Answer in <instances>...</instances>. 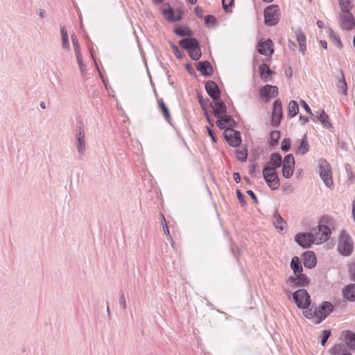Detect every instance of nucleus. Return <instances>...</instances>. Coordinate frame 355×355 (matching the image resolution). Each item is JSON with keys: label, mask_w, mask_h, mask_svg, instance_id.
Instances as JSON below:
<instances>
[{"label": "nucleus", "mask_w": 355, "mask_h": 355, "mask_svg": "<svg viewBox=\"0 0 355 355\" xmlns=\"http://www.w3.org/2000/svg\"><path fill=\"white\" fill-rule=\"evenodd\" d=\"M338 252L343 256H349L354 250V243L350 235L343 230L339 235L337 245Z\"/></svg>", "instance_id": "obj_1"}, {"label": "nucleus", "mask_w": 355, "mask_h": 355, "mask_svg": "<svg viewBox=\"0 0 355 355\" xmlns=\"http://www.w3.org/2000/svg\"><path fill=\"white\" fill-rule=\"evenodd\" d=\"M318 166L319 173L323 182L327 187L331 189L333 186V180L330 164L327 162V160L320 159L318 161Z\"/></svg>", "instance_id": "obj_2"}, {"label": "nucleus", "mask_w": 355, "mask_h": 355, "mask_svg": "<svg viewBox=\"0 0 355 355\" xmlns=\"http://www.w3.org/2000/svg\"><path fill=\"white\" fill-rule=\"evenodd\" d=\"M311 234L313 237L314 243L319 244L327 241L331 235V230L324 225H319L312 229Z\"/></svg>", "instance_id": "obj_3"}, {"label": "nucleus", "mask_w": 355, "mask_h": 355, "mask_svg": "<svg viewBox=\"0 0 355 355\" xmlns=\"http://www.w3.org/2000/svg\"><path fill=\"white\" fill-rule=\"evenodd\" d=\"M263 176L268 186L272 190H276L279 187L280 182L276 170L263 168Z\"/></svg>", "instance_id": "obj_4"}, {"label": "nucleus", "mask_w": 355, "mask_h": 355, "mask_svg": "<svg viewBox=\"0 0 355 355\" xmlns=\"http://www.w3.org/2000/svg\"><path fill=\"white\" fill-rule=\"evenodd\" d=\"M293 298L299 309H306L311 305V298L306 290L302 288L294 292Z\"/></svg>", "instance_id": "obj_5"}, {"label": "nucleus", "mask_w": 355, "mask_h": 355, "mask_svg": "<svg viewBox=\"0 0 355 355\" xmlns=\"http://www.w3.org/2000/svg\"><path fill=\"white\" fill-rule=\"evenodd\" d=\"M279 8L277 6L271 5L264 10L265 24L268 26H273L279 21Z\"/></svg>", "instance_id": "obj_6"}, {"label": "nucleus", "mask_w": 355, "mask_h": 355, "mask_svg": "<svg viewBox=\"0 0 355 355\" xmlns=\"http://www.w3.org/2000/svg\"><path fill=\"white\" fill-rule=\"evenodd\" d=\"M224 138L228 144L232 147H237L241 143L240 132L233 128H226L224 131Z\"/></svg>", "instance_id": "obj_7"}, {"label": "nucleus", "mask_w": 355, "mask_h": 355, "mask_svg": "<svg viewBox=\"0 0 355 355\" xmlns=\"http://www.w3.org/2000/svg\"><path fill=\"white\" fill-rule=\"evenodd\" d=\"M340 26L343 31H350L355 26V19L351 12H345L339 17Z\"/></svg>", "instance_id": "obj_8"}, {"label": "nucleus", "mask_w": 355, "mask_h": 355, "mask_svg": "<svg viewBox=\"0 0 355 355\" xmlns=\"http://www.w3.org/2000/svg\"><path fill=\"white\" fill-rule=\"evenodd\" d=\"M283 116L282 105L280 99H276L273 103L272 124L278 126Z\"/></svg>", "instance_id": "obj_9"}, {"label": "nucleus", "mask_w": 355, "mask_h": 355, "mask_svg": "<svg viewBox=\"0 0 355 355\" xmlns=\"http://www.w3.org/2000/svg\"><path fill=\"white\" fill-rule=\"evenodd\" d=\"M260 96L265 102H268L271 98L278 95V87L270 85H266L259 91Z\"/></svg>", "instance_id": "obj_10"}, {"label": "nucleus", "mask_w": 355, "mask_h": 355, "mask_svg": "<svg viewBox=\"0 0 355 355\" xmlns=\"http://www.w3.org/2000/svg\"><path fill=\"white\" fill-rule=\"evenodd\" d=\"M313 237L311 232H302L297 234L295 236V241L304 248H309L314 243Z\"/></svg>", "instance_id": "obj_11"}, {"label": "nucleus", "mask_w": 355, "mask_h": 355, "mask_svg": "<svg viewBox=\"0 0 355 355\" xmlns=\"http://www.w3.org/2000/svg\"><path fill=\"white\" fill-rule=\"evenodd\" d=\"M333 306L329 302H324L317 310L318 319L315 324H319L323 321L329 314L332 311Z\"/></svg>", "instance_id": "obj_12"}, {"label": "nucleus", "mask_w": 355, "mask_h": 355, "mask_svg": "<svg viewBox=\"0 0 355 355\" xmlns=\"http://www.w3.org/2000/svg\"><path fill=\"white\" fill-rule=\"evenodd\" d=\"M76 145L78 153L83 155L85 151V132L80 126L76 130Z\"/></svg>", "instance_id": "obj_13"}, {"label": "nucleus", "mask_w": 355, "mask_h": 355, "mask_svg": "<svg viewBox=\"0 0 355 355\" xmlns=\"http://www.w3.org/2000/svg\"><path fill=\"white\" fill-rule=\"evenodd\" d=\"M205 89L208 95L214 100L220 98V92L217 84L212 80H207L205 83Z\"/></svg>", "instance_id": "obj_14"}, {"label": "nucleus", "mask_w": 355, "mask_h": 355, "mask_svg": "<svg viewBox=\"0 0 355 355\" xmlns=\"http://www.w3.org/2000/svg\"><path fill=\"white\" fill-rule=\"evenodd\" d=\"M162 14L165 16L166 19L171 22L180 20L182 15L180 12L175 14L174 10L168 3H164L162 9Z\"/></svg>", "instance_id": "obj_15"}, {"label": "nucleus", "mask_w": 355, "mask_h": 355, "mask_svg": "<svg viewBox=\"0 0 355 355\" xmlns=\"http://www.w3.org/2000/svg\"><path fill=\"white\" fill-rule=\"evenodd\" d=\"M295 277H290L287 279V282L292 286H305L309 284V278L302 272L299 273V275H295Z\"/></svg>", "instance_id": "obj_16"}, {"label": "nucleus", "mask_w": 355, "mask_h": 355, "mask_svg": "<svg viewBox=\"0 0 355 355\" xmlns=\"http://www.w3.org/2000/svg\"><path fill=\"white\" fill-rule=\"evenodd\" d=\"M209 106L213 108V114L216 118H220L227 113V107L225 103L221 100L215 101L214 103H210Z\"/></svg>", "instance_id": "obj_17"}, {"label": "nucleus", "mask_w": 355, "mask_h": 355, "mask_svg": "<svg viewBox=\"0 0 355 355\" xmlns=\"http://www.w3.org/2000/svg\"><path fill=\"white\" fill-rule=\"evenodd\" d=\"M179 45L184 49L187 50L188 52L193 49L198 48L199 45V42L197 39L194 37H187L184 38L179 41Z\"/></svg>", "instance_id": "obj_18"}, {"label": "nucleus", "mask_w": 355, "mask_h": 355, "mask_svg": "<svg viewBox=\"0 0 355 355\" xmlns=\"http://www.w3.org/2000/svg\"><path fill=\"white\" fill-rule=\"evenodd\" d=\"M196 69L205 77L211 76L213 73V67L208 61L198 62L196 64Z\"/></svg>", "instance_id": "obj_19"}, {"label": "nucleus", "mask_w": 355, "mask_h": 355, "mask_svg": "<svg viewBox=\"0 0 355 355\" xmlns=\"http://www.w3.org/2000/svg\"><path fill=\"white\" fill-rule=\"evenodd\" d=\"M272 42L270 40L259 42L258 52L263 55H271L274 51L272 48Z\"/></svg>", "instance_id": "obj_20"}, {"label": "nucleus", "mask_w": 355, "mask_h": 355, "mask_svg": "<svg viewBox=\"0 0 355 355\" xmlns=\"http://www.w3.org/2000/svg\"><path fill=\"white\" fill-rule=\"evenodd\" d=\"M304 266L307 268H313L316 264L315 254L311 251H307L303 254Z\"/></svg>", "instance_id": "obj_21"}, {"label": "nucleus", "mask_w": 355, "mask_h": 355, "mask_svg": "<svg viewBox=\"0 0 355 355\" xmlns=\"http://www.w3.org/2000/svg\"><path fill=\"white\" fill-rule=\"evenodd\" d=\"M282 164V158L281 155L278 153H272L270 157V161L268 162V165L266 166L264 168H269L270 169L275 170L277 168H279Z\"/></svg>", "instance_id": "obj_22"}, {"label": "nucleus", "mask_w": 355, "mask_h": 355, "mask_svg": "<svg viewBox=\"0 0 355 355\" xmlns=\"http://www.w3.org/2000/svg\"><path fill=\"white\" fill-rule=\"evenodd\" d=\"M259 71L260 73V77L262 80L264 82H268L270 80V76L272 74H275V73L272 71L268 65L266 63L261 64L259 67Z\"/></svg>", "instance_id": "obj_23"}, {"label": "nucleus", "mask_w": 355, "mask_h": 355, "mask_svg": "<svg viewBox=\"0 0 355 355\" xmlns=\"http://www.w3.org/2000/svg\"><path fill=\"white\" fill-rule=\"evenodd\" d=\"M343 295L349 301L355 302V284L346 286L343 290Z\"/></svg>", "instance_id": "obj_24"}, {"label": "nucleus", "mask_w": 355, "mask_h": 355, "mask_svg": "<svg viewBox=\"0 0 355 355\" xmlns=\"http://www.w3.org/2000/svg\"><path fill=\"white\" fill-rule=\"evenodd\" d=\"M309 150V145L306 139V135H304L303 138L300 140V144L295 150L296 154L304 155Z\"/></svg>", "instance_id": "obj_25"}, {"label": "nucleus", "mask_w": 355, "mask_h": 355, "mask_svg": "<svg viewBox=\"0 0 355 355\" xmlns=\"http://www.w3.org/2000/svg\"><path fill=\"white\" fill-rule=\"evenodd\" d=\"M291 268L293 270L294 275H299V273L302 272V266L300 259L297 257H294L291 259Z\"/></svg>", "instance_id": "obj_26"}, {"label": "nucleus", "mask_w": 355, "mask_h": 355, "mask_svg": "<svg viewBox=\"0 0 355 355\" xmlns=\"http://www.w3.org/2000/svg\"><path fill=\"white\" fill-rule=\"evenodd\" d=\"M157 103L159 109L161 110L164 119L166 121L170 122L171 120V116L168 108L164 102L162 98L157 99Z\"/></svg>", "instance_id": "obj_27"}, {"label": "nucleus", "mask_w": 355, "mask_h": 355, "mask_svg": "<svg viewBox=\"0 0 355 355\" xmlns=\"http://www.w3.org/2000/svg\"><path fill=\"white\" fill-rule=\"evenodd\" d=\"M310 306H307L306 309H302L304 315L308 319L315 318V322L318 319V313L316 306H312L309 308Z\"/></svg>", "instance_id": "obj_28"}, {"label": "nucleus", "mask_w": 355, "mask_h": 355, "mask_svg": "<svg viewBox=\"0 0 355 355\" xmlns=\"http://www.w3.org/2000/svg\"><path fill=\"white\" fill-rule=\"evenodd\" d=\"M299 112V106L295 101H291L288 107V115L290 118L295 116Z\"/></svg>", "instance_id": "obj_29"}, {"label": "nucleus", "mask_w": 355, "mask_h": 355, "mask_svg": "<svg viewBox=\"0 0 355 355\" xmlns=\"http://www.w3.org/2000/svg\"><path fill=\"white\" fill-rule=\"evenodd\" d=\"M345 340L347 347L352 350H355V333L347 331L345 334Z\"/></svg>", "instance_id": "obj_30"}, {"label": "nucleus", "mask_w": 355, "mask_h": 355, "mask_svg": "<svg viewBox=\"0 0 355 355\" xmlns=\"http://www.w3.org/2000/svg\"><path fill=\"white\" fill-rule=\"evenodd\" d=\"M273 223L277 230L282 231L284 229L283 224H286V221L277 211H275L273 215Z\"/></svg>", "instance_id": "obj_31"}, {"label": "nucleus", "mask_w": 355, "mask_h": 355, "mask_svg": "<svg viewBox=\"0 0 355 355\" xmlns=\"http://www.w3.org/2000/svg\"><path fill=\"white\" fill-rule=\"evenodd\" d=\"M297 41L299 43L300 51L303 55L306 52V37L304 33L298 32L296 33Z\"/></svg>", "instance_id": "obj_32"}, {"label": "nucleus", "mask_w": 355, "mask_h": 355, "mask_svg": "<svg viewBox=\"0 0 355 355\" xmlns=\"http://www.w3.org/2000/svg\"><path fill=\"white\" fill-rule=\"evenodd\" d=\"M175 33L180 37H184V36H191L193 34V32L191 30H190L188 28H184L182 26H178L174 30Z\"/></svg>", "instance_id": "obj_33"}, {"label": "nucleus", "mask_w": 355, "mask_h": 355, "mask_svg": "<svg viewBox=\"0 0 355 355\" xmlns=\"http://www.w3.org/2000/svg\"><path fill=\"white\" fill-rule=\"evenodd\" d=\"M62 45L64 49H69V42L68 40V35L65 26H62L60 28Z\"/></svg>", "instance_id": "obj_34"}, {"label": "nucleus", "mask_w": 355, "mask_h": 355, "mask_svg": "<svg viewBox=\"0 0 355 355\" xmlns=\"http://www.w3.org/2000/svg\"><path fill=\"white\" fill-rule=\"evenodd\" d=\"M318 120L321 122L324 128H328L331 127V123L329 122V116L324 110L320 112V114L318 116Z\"/></svg>", "instance_id": "obj_35"}, {"label": "nucleus", "mask_w": 355, "mask_h": 355, "mask_svg": "<svg viewBox=\"0 0 355 355\" xmlns=\"http://www.w3.org/2000/svg\"><path fill=\"white\" fill-rule=\"evenodd\" d=\"M339 6L343 12H350L352 8V0H338Z\"/></svg>", "instance_id": "obj_36"}, {"label": "nucleus", "mask_w": 355, "mask_h": 355, "mask_svg": "<svg viewBox=\"0 0 355 355\" xmlns=\"http://www.w3.org/2000/svg\"><path fill=\"white\" fill-rule=\"evenodd\" d=\"M345 350L346 347L345 345L336 344L331 348L330 352L331 355H342Z\"/></svg>", "instance_id": "obj_37"}, {"label": "nucleus", "mask_w": 355, "mask_h": 355, "mask_svg": "<svg viewBox=\"0 0 355 355\" xmlns=\"http://www.w3.org/2000/svg\"><path fill=\"white\" fill-rule=\"evenodd\" d=\"M222 121L226 124L227 128H233L236 125V121L230 115L223 114L220 116Z\"/></svg>", "instance_id": "obj_38"}, {"label": "nucleus", "mask_w": 355, "mask_h": 355, "mask_svg": "<svg viewBox=\"0 0 355 355\" xmlns=\"http://www.w3.org/2000/svg\"><path fill=\"white\" fill-rule=\"evenodd\" d=\"M188 53L189 54L190 58L193 60H199L202 55L200 46H198V48H196V49H193L192 50L189 51Z\"/></svg>", "instance_id": "obj_39"}, {"label": "nucleus", "mask_w": 355, "mask_h": 355, "mask_svg": "<svg viewBox=\"0 0 355 355\" xmlns=\"http://www.w3.org/2000/svg\"><path fill=\"white\" fill-rule=\"evenodd\" d=\"M162 217H163V221L162 223V226H163V231H164V234L167 236L168 240L171 243V247L173 248V245H174L173 240L171 236L170 235V232H169V230H168V226L166 224V219L163 215H162Z\"/></svg>", "instance_id": "obj_40"}, {"label": "nucleus", "mask_w": 355, "mask_h": 355, "mask_svg": "<svg viewBox=\"0 0 355 355\" xmlns=\"http://www.w3.org/2000/svg\"><path fill=\"white\" fill-rule=\"evenodd\" d=\"M338 87L344 94H347V86L343 74L341 75V78L338 80Z\"/></svg>", "instance_id": "obj_41"}, {"label": "nucleus", "mask_w": 355, "mask_h": 355, "mask_svg": "<svg viewBox=\"0 0 355 355\" xmlns=\"http://www.w3.org/2000/svg\"><path fill=\"white\" fill-rule=\"evenodd\" d=\"M294 166H282V174L286 178H289L293 173Z\"/></svg>", "instance_id": "obj_42"}, {"label": "nucleus", "mask_w": 355, "mask_h": 355, "mask_svg": "<svg viewBox=\"0 0 355 355\" xmlns=\"http://www.w3.org/2000/svg\"><path fill=\"white\" fill-rule=\"evenodd\" d=\"M295 164V159L294 157L292 154H288L286 155L284 158V160H282V166H294Z\"/></svg>", "instance_id": "obj_43"}, {"label": "nucleus", "mask_w": 355, "mask_h": 355, "mask_svg": "<svg viewBox=\"0 0 355 355\" xmlns=\"http://www.w3.org/2000/svg\"><path fill=\"white\" fill-rule=\"evenodd\" d=\"M280 137V132L277 130L270 132L271 145L275 146L277 144Z\"/></svg>", "instance_id": "obj_44"}, {"label": "nucleus", "mask_w": 355, "mask_h": 355, "mask_svg": "<svg viewBox=\"0 0 355 355\" xmlns=\"http://www.w3.org/2000/svg\"><path fill=\"white\" fill-rule=\"evenodd\" d=\"M223 8L226 12H231V7L234 4V0H222Z\"/></svg>", "instance_id": "obj_45"}, {"label": "nucleus", "mask_w": 355, "mask_h": 355, "mask_svg": "<svg viewBox=\"0 0 355 355\" xmlns=\"http://www.w3.org/2000/svg\"><path fill=\"white\" fill-rule=\"evenodd\" d=\"M345 169L347 173L348 180L351 183H354L355 181V175L352 171V168L349 164L345 165Z\"/></svg>", "instance_id": "obj_46"}, {"label": "nucleus", "mask_w": 355, "mask_h": 355, "mask_svg": "<svg viewBox=\"0 0 355 355\" xmlns=\"http://www.w3.org/2000/svg\"><path fill=\"white\" fill-rule=\"evenodd\" d=\"M281 148L283 151L287 152L291 148V139L289 138H285L282 142Z\"/></svg>", "instance_id": "obj_47"}, {"label": "nucleus", "mask_w": 355, "mask_h": 355, "mask_svg": "<svg viewBox=\"0 0 355 355\" xmlns=\"http://www.w3.org/2000/svg\"><path fill=\"white\" fill-rule=\"evenodd\" d=\"M248 157V153L246 150H237L236 151V158L238 160L241 162H245Z\"/></svg>", "instance_id": "obj_48"}, {"label": "nucleus", "mask_w": 355, "mask_h": 355, "mask_svg": "<svg viewBox=\"0 0 355 355\" xmlns=\"http://www.w3.org/2000/svg\"><path fill=\"white\" fill-rule=\"evenodd\" d=\"M331 336V331L330 330H324L322 331V338H321V345L324 346L327 343L328 338Z\"/></svg>", "instance_id": "obj_49"}, {"label": "nucleus", "mask_w": 355, "mask_h": 355, "mask_svg": "<svg viewBox=\"0 0 355 355\" xmlns=\"http://www.w3.org/2000/svg\"><path fill=\"white\" fill-rule=\"evenodd\" d=\"M330 37L338 46H342V42L340 37L334 32V31H331Z\"/></svg>", "instance_id": "obj_50"}, {"label": "nucleus", "mask_w": 355, "mask_h": 355, "mask_svg": "<svg viewBox=\"0 0 355 355\" xmlns=\"http://www.w3.org/2000/svg\"><path fill=\"white\" fill-rule=\"evenodd\" d=\"M216 21V18L213 15H208L205 17V23L206 25L214 24Z\"/></svg>", "instance_id": "obj_51"}, {"label": "nucleus", "mask_w": 355, "mask_h": 355, "mask_svg": "<svg viewBox=\"0 0 355 355\" xmlns=\"http://www.w3.org/2000/svg\"><path fill=\"white\" fill-rule=\"evenodd\" d=\"M236 196H237V198H238L239 201L240 202V203L242 205V206L244 207L246 204V202L245 201V198H244V196L243 195V193L239 189L236 190Z\"/></svg>", "instance_id": "obj_52"}, {"label": "nucleus", "mask_w": 355, "mask_h": 355, "mask_svg": "<svg viewBox=\"0 0 355 355\" xmlns=\"http://www.w3.org/2000/svg\"><path fill=\"white\" fill-rule=\"evenodd\" d=\"M71 41H72V44H73L74 50H77V49H80L78 40L75 34H73L71 35Z\"/></svg>", "instance_id": "obj_53"}, {"label": "nucleus", "mask_w": 355, "mask_h": 355, "mask_svg": "<svg viewBox=\"0 0 355 355\" xmlns=\"http://www.w3.org/2000/svg\"><path fill=\"white\" fill-rule=\"evenodd\" d=\"M198 102H199L202 109L203 110H205V107H206L205 102H209V99L208 98H207L206 101H205L203 99L202 96L200 95H198Z\"/></svg>", "instance_id": "obj_54"}, {"label": "nucleus", "mask_w": 355, "mask_h": 355, "mask_svg": "<svg viewBox=\"0 0 355 355\" xmlns=\"http://www.w3.org/2000/svg\"><path fill=\"white\" fill-rule=\"evenodd\" d=\"M119 304L121 309H123V310L126 309V302L123 293L119 297Z\"/></svg>", "instance_id": "obj_55"}, {"label": "nucleus", "mask_w": 355, "mask_h": 355, "mask_svg": "<svg viewBox=\"0 0 355 355\" xmlns=\"http://www.w3.org/2000/svg\"><path fill=\"white\" fill-rule=\"evenodd\" d=\"M301 105L309 114L313 115L310 107L304 101H303V100L301 101Z\"/></svg>", "instance_id": "obj_56"}, {"label": "nucleus", "mask_w": 355, "mask_h": 355, "mask_svg": "<svg viewBox=\"0 0 355 355\" xmlns=\"http://www.w3.org/2000/svg\"><path fill=\"white\" fill-rule=\"evenodd\" d=\"M217 119H218V120L216 121V125L220 129H221V130L224 129L225 130L226 128H228L227 127L226 124L222 121V119L220 118H217Z\"/></svg>", "instance_id": "obj_57"}, {"label": "nucleus", "mask_w": 355, "mask_h": 355, "mask_svg": "<svg viewBox=\"0 0 355 355\" xmlns=\"http://www.w3.org/2000/svg\"><path fill=\"white\" fill-rule=\"evenodd\" d=\"M246 193L251 197L254 203L258 204V202H259L258 199H257L256 195L254 194V193L252 190H248L246 191Z\"/></svg>", "instance_id": "obj_58"}, {"label": "nucleus", "mask_w": 355, "mask_h": 355, "mask_svg": "<svg viewBox=\"0 0 355 355\" xmlns=\"http://www.w3.org/2000/svg\"><path fill=\"white\" fill-rule=\"evenodd\" d=\"M171 48L173 49V53L177 56V58H181L182 56L180 55V52L178 49V47L177 46H175V44H172Z\"/></svg>", "instance_id": "obj_59"}, {"label": "nucleus", "mask_w": 355, "mask_h": 355, "mask_svg": "<svg viewBox=\"0 0 355 355\" xmlns=\"http://www.w3.org/2000/svg\"><path fill=\"white\" fill-rule=\"evenodd\" d=\"M195 12H196V15L198 17H200V18H202V15H203V10H202L201 8H200L199 6L196 7V8H195Z\"/></svg>", "instance_id": "obj_60"}, {"label": "nucleus", "mask_w": 355, "mask_h": 355, "mask_svg": "<svg viewBox=\"0 0 355 355\" xmlns=\"http://www.w3.org/2000/svg\"><path fill=\"white\" fill-rule=\"evenodd\" d=\"M207 132H208L209 135L211 137V139L213 140V141L216 142V139L214 137V132L211 130V129L209 127H207Z\"/></svg>", "instance_id": "obj_61"}, {"label": "nucleus", "mask_w": 355, "mask_h": 355, "mask_svg": "<svg viewBox=\"0 0 355 355\" xmlns=\"http://www.w3.org/2000/svg\"><path fill=\"white\" fill-rule=\"evenodd\" d=\"M233 178H234V181L236 183H239L241 181V175L239 173L234 172L233 173Z\"/></svg>", "instance_id": "obj_62"}, {"label": "nucleus", "mask_w": 355, "mask_h": 355, "mask_svg": "<svg viewBox=\"0 0 355 355\" xmlns=\"http://www.w3.org/2000/svg\"><path fill=\"white\" fill-rule=\"evenodd\" d=\"M300 120L301 121L302 125H304L309 122V119L306 116L302 115L300 116Z\"/></svg>", "instance_id": "obj_63"}, {"label": "nucleus", "mask_w": 355, "mask_h": 355, "mask_svg": "<svg viewBox=\"0 0 355 355\" xmlns=\"http://www.w3.org/2000/svg\"><path fill=\"white\" fill-rule=\"evenodd\" d=\"M351 278L355 282V266L351 269Z\"/></svg>", "instance_id": "obj_64"}]
</instances>
